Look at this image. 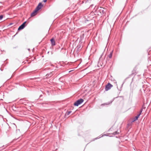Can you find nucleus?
I'll use <instances>...</instances> for the list:
<instances>
[{"mask_svg": "<svg viewBox=\"0 0 151 151\" xmlns=\"http://www.w3.org/2000/svg\"><path fill=\"white\" fill-rule=\"evenodd\" d=\"M142 111V110L141 109L139 112V113L138 114L137 116H136L135 118L134 121L137 119L139 117V116L140 115Z\"/></svg>", "mask_w": 151, "mask_h": 151, "instance_id": "5", "label": "nucleus"}, {"mask_svg": "<svg viewBox=\"0 0 151 151\" xmlns=\"http://www.w3.org/2000/svg\"><path fill=\"white\" fill-rule=\"evenodd\" d=\"M3 17V16L1 15L0 16V20H1Z\"/></svg>", "mask_w": 151, "mask_h": 151, "instance_id": "11", "label": "nucleus"}, {"mask_svg": "<svg viewBox=\"0 0 151 151\" xmlns=\"http://www.w3.org/2000/svg\"><path fill=\"white\" fill-rule=\"evenodd\" d=\"M71 111H69L67 113V115H69L71 113Z\"/></svg>", "mask_w": 151, "mask_h": 151, "instance_id": "9", "label": "nucleus"}, {"mask_svg": "<svg viewBox=\"0 0 151 151\" xmlns=\"http://www.w3.org/2000/svg\"><path fill=\"white\" fill-rule=\"evenodd\" d=\"M26 23V22H24L21 25L18 29V30H20L24 29L26 26L25 24Z\"/></svg>", "mask_w": 151, "mask_h": 151, "instance_id": "3", "label": "nucleus"}, {"mask_svg": "<svg viewBox=\"0 0 151 151\" xmlns=\"http://www.w3.org/2000/svg\"><path fill=\"white\" fill-rule=\"evenodd\" d=\"M0 70H1V68L0 69Z\"/></svg>", "mask_w": 151, "mask_h": 151, "instance_id": "15", "label": "nucleus"}, {"mask_svg": "<svg viewBox=\"0 0 151 151\" xmlns=\"http://www.w3.org/2000/svg\"><path fill=\"white\" fill-rule=\"evenodd\" d=\"M28 50H29H29H30V49H28Z\"/></svg>", "mask_w": 151, "mask_h": 151, "instance_id": "14", "label": "nucleus"}, {"mask_svg": "<svg viewBox=\"0 0 151 151\" xmlns=\"http://www.w3.org/2000/svg\"><path fill=\"white\" fill-rule=\"evenodd\" d=\"M111 102H111L110 103H105V104H104V105H109V104H110L111 103Z\"/></svg>", "mask_w": 151, "mask_h": 151, "instance_id": "10", "label": "nucleus"}, {"mask_svg": "<svg viewBox=\"0 0 151 151\" xmlns=\"http://www.w3.org/2000/svg\"><path fill=\"white\" fill-rule=\"evenodd\" d=\"M113 86L110 84V83H108L107 85L105 87V90L106 91H107L111 89V88Z\"/></svg>", "mask_w": 151, "mask_h": 151, "instance_id": "2", "label": "nucleus"}, {"mask_svg": "<svg viewBox=\"0 0 151 151\" xmlns=\"http://www.w3.org/2000/svg\"><path fill=\"white\" fill-rule=\"evenodd\" d=\"M37 12V11H36V10L35 9L34 11L31 14V17H33L35 16Z\"/></svg>", "mask_w": 151, "mask_h": 151, "instance_id": "7", "label": "nucleus"}, {"mask_svg": "<svg viewBox=\"0 0 151 151\" xmlns=\"http://www.w3.org/2000/svg\"><path fill=\"white\" fill-rule=\"evenodd\" d=\"M50 41H51L52 45L54 46V45H55V41L54 40V39L53 38L51 39L50 40Z\"/></svg>", "mask_w": 151, "mask_h": 151, "instance_id": "6", "label": "nucleus"}, {"mask_svg": "<svg viewBox=\"0 0 151 151\" xmlns=\"http://www.w3.org/2000/svg\"><path fill=\"white\" fill-rule=\"evenodd\" d=\"M43 6V5L41 3H39L38 5L37 6V7L35 9L36 11H39L41 7Z\"/></svg>", "mask_w": 151, "mask_h": 151, "instance_id": "4", "label": "nucleus"}, {"mask_svg": "<svg viewBox=\"0 0 151 151\" xmlns=\"http://www.w3.org/2000/svg\"><path fill=\"white\" fill-rule=\"evenodd\" d=\"M117 134V132H115V134Z\"/></svg>", "mask_w": 151, "mask_h": 151, "instance_id": "13", "label": "nucleus"}, {"mask_svg": "<svg viewBox=\"0 0 151 151\" xmlns=\"http://www.w3.org/2000/svg\"><path fill=\"white\" fill-rule=\"evenodd\" d=\"M112 52H111L110 53V54L109 55V58H112Z\"/></svg>", "mask_w": 151, "mask_h": 151, "instance_id": "8", "label": "nucleus"}, {"mask_svg": "<svg viewBox=\"0 0 151 151\" xmlns=\"http://www.w3.org/2000/svg\"><path fill=\"white\" fill-rule=\"evenodd\" d=\"M83 101V100L81 99L78 100L77 101H76L74 104V105L76 106H78L79 105L81 104Z\"/></svg>", "mask_w": 151, "mask_h": 151, "instance_id": "1", "label": "nucleus"}, {"mask_svg": "<svg viewBox=\"0 0 151 151\" xmlns=\"http://www.w3.org/2000/svg\"><path fill=\"white\" fill-rule=\"evenodd\" d=\"M43 1L44 2H46L47 1V0H43Z\"/></svg>", "mask_w": 151, "mask_h": 151, "instance_id": "12", "label": "nucleus"}]
</instances>
